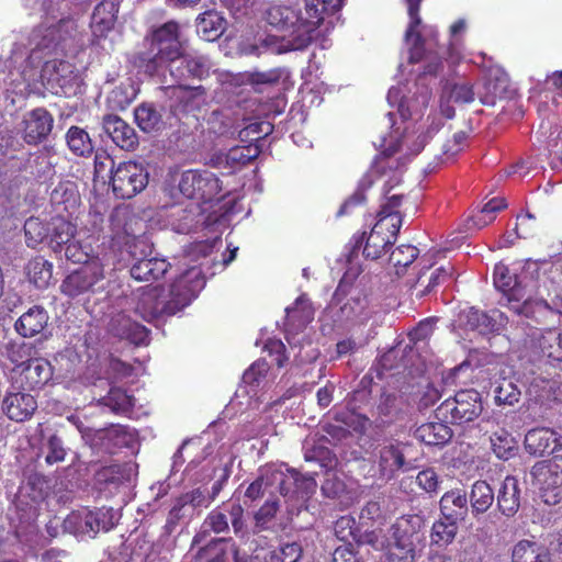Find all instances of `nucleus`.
Here are the masks:
<instances>
[{"label": "nucleus", "mask_w": 562, "mask_h": 562, "mask_svg": "<svg viewBox=\"0 0 562 562\" xmlns=\"http://www.w3.org/2000/svg\"><path fill=\"white\" fill-rule=\"evenodd\" d=\"M284 481L292 476L293 483L279 484V492L289 504L290 514L299 512L308 497L316 491L317 483L312 476L301 475L295 470H282Z\"/></svg>", "instance_id": "dca6fc26"}, {"label": "nucleus", "mask_w": 562, "mask_h": 562, "mask_svg": "<svg viewBox=\"0 0 562 562\" xmlns=\"http://www.w3.org/2000/svg\"><path fill=\"white\" fill-rule=\"evenodd\" d=\"M513 562H551L549 550L537 542L520 540L512 551Z\"/></svg>", "instance_id": "4c0bfd02"}, {"label": "nucleus", "mask_w": 562, "mask_h": 562, "mask_svg": "<svg viewBox=\"0 0 562 562\" xmlns=\"http://www.w3.org/2000/svg\"><path fill=\"white\" fill-rule=\"evenodd\" d=\"M66 140L69 149L77 156H86L93 150L89 134L78 126H71L68 130Z\"/></svg>", "instance_id": "de8ad7c7"}, {"label": "nucleus", "mask_w": 562, "mask_h": 562, "mask_svg": "<svg viewBox=\"0 0 562 562\" xmlns=\"http://www.w3.org/2000/svg\"><path fill=\"white\" fill-rule=\"evenodd\" d=\"M415 437L429 446H442L451 439L452 430L446 422H431L420 425L415 430Z\"/></svg>", "instance_id": "e433bc0d"}, {"label": "nucleus", "mask_w": 562, "mask_h": 562, "mask_svg": "<svg viewBox=\"0 0 562 562\" xmlns=\"http://www.w3.org/2000/svg\"><path fill=\"white\" fill-rule=\"evenodd\" d=\"M205 280L198 267H191L177 277L168 290L151 286L137 302L136 313L146 322H160L187 307L204 288Z\"/></svg>", "instance_id": "f03ea898"}, {"label": "nucleus", "mask_w": 562, "mask_h": 562, "mask_svg": "<svg viewBox=\"0 0 562 562\" xmlns=\"http://www.w3.org/2000/svg\"><path fill=\"white\" fill-rule=\"evenodd\" d=\"M148 183V173L135 161H122L112 168L110 184L114 194L120 199H131L143 191Z\"/></svg>", "instance_id": "9d476101"}, {"label": "nucleus", "mask_w": 562, "mask_h": 562, "mask_svg": "<svg viewBox=\"0 0 562 562\" xmlns=\"http://www.w3.org/2000/svg\"><path fill=\"white\" fill-rule=\"evenodd\" d=\"M279 510V502L276 499H267L265 504L255 513V532L268 530L271 527L277 513Z\"/></svg>", "instance_id": "864d4df0"}, {"label": "nucleus", "mask_w": 562, "mask_h": 562, "mask_svg": "<svg viewBox=\"0 0 562 562\" xmlns=\"http://www.w3.org/2000/svg\"><path fill=\"white\" fill-rule=\"evenodd\" d=\"M467 494L461 490L446 492L440 499V512L446 519L462 520L468 514Z\"/></svg>", "instance_id": "7c9ffc66"}, {"label": "nucleus", "mask_w": 562, "mask_h": 562, "mask_svg": "<svg viewBox=\"0 0 562 562\" xmlns=\"http://www.w3.org/2000/svg\"><path fill=\"white\" fill-rule=\"evenodd\" d=\"M530 475L532 484L540 490L546 504L559 503L562 495V457L537 462L532 467Z\"/></svg>", "instance_id": "1a4fd4ad"}, {"label": "nucleus", "mask_w": 562, "mask_h": 562, "mask_svg": "<svg viewBox=\"0 0 562 562\" xmlns=\"http://www.w3.org/2000/svg\"><path fill=\"white\" fill-rule=\"evenodd\" d=\"M453 268L451 266L440 267L436 269L428 278L427 282L425 274H420L414 285L417 296H424L431 292V290L452 276Z\"/></svg>", "instance_id": "8fccbe9b"}, {"label": "nucleus", "mask_w": 562, "mask_h": 562, "mask_svg": "<svg viewBox=\"0 0 562 562\" xmlns=\"http://www.w3.org/2000/svg\"><path fill=\"white\" fill-rule=\"evenodd\" d=\"M135 122L144 132H151L159 127L161 123L160 113L151 104H142L134 111Z\"/></svg>", "instance_id": "3c124183"}, {"label": "nucleus", "mask_w": 562, "mask_h": 562, "mask_svg": "<svg viewBox=\"0 0 562 562\" xmlns=\"http://www.w3.org/2000/svg\"><path fill=\"white\" fill-rule=\"evenodd\" d=\"M494 491L485 481H476L470 492L471 510L474 516L484 514L493 505Z\"/></svg>", "instance_id": "a19ab883"}, {"label": "nucleus", "mask_w": 562, "mask_h": 562, "mask_svg": "<svg viewBox=\"0 0 562 562\" xmlns=\"http://www.w3.org/2000/svg\"><path fill=\"white\" fill-rule=\"evenodd\" d=\"M425 524L418 515L402 516L384 531L367 530L360 542L383 551L392 562H414L425 548Z\"/></svg>", "instance_id": "7ed1b4c3"}, {"label": "nucleus", "mask_w": 562, "mask_h": 562, "mask_svg": "<svg viewBox=\"0 0 562 562\" xmlns=\"http://www.w3.org/2000/svg\"><path fill=\"white\" fill-rule=\"evenodd\" d=\"M45 461L47 464H55L65 460L66 450L63 441L56 435H52L44 446Z\"/></svg>", "instance_id": "680f3d73"}, {"label": "nucleus", "mask_w": 562, "mask_h": 562, "mask_svg": "<svg viewBox=\"0 0 562 562\" xmlns=\"http://www.w3.org/2000/svg\"><path fill=\"white\" fill-rule=\"evenodd\" d=\"M89 239L90 238L86 240L81 238L79 234L69 243L64 245L63 252L59 256H64L66 260L71 261L72 263L88 265L92 258H97V256H93V249Z\"/></svg>", "instance_id": "58836bf2"}, {"label": "nucleus", "mask_w": 562, "mask_h": 562, "mask_svg": "<svg viewBox=\"0 0 562 562\" xmlns=\"http://www.w3.org/2000/svg\"><path fill=\"white\" fill-rule=\"evenodd\" d=\"M134 474V465L132 464H111L101 468L95 473V481L100 485H120L131 481Z\"/></svg>", "instance_id": "ea45409f"}, {"label": "nucleus", "mask_w": 562, "mask_h": 562, "mask_svg": "<svg viewBox=\"0 0 562 562\" xmlns=\"http://www.w3.org/2000/svg\"><path fill=\"white\" fill-rule=\"evenodd\" d=\"M36 408L35 397L25 392H8L2 402L4 414L18 423L30 419Z\"/></svg>", "instance_id": "4be33fe9"}, {"label": "nucleus", "mask_w": 562, "mask_h": 562, "mask_svg": "<svg viewBox=\"0 0 562 562\" xmlns=\"http://www.w3.org/2000/svg\"><path fill=\"white\" fill-rule=\"evenodd\" d=\"M114 160L105 151L97 153L94 156V177L102 181L112 176V168L115 169Z\"/></svg>", "instance_id": "69168bd1"}, {"label": "nucleus", "mask_w": 562, "mask_h": 562, "mask_svg": "<svg viewBox=\"0 0 562 562\" xmlns=\"http://www.w3.org/2000/svg\"><path fill=\"white\" fill-rule=\"evenodd\" d=\"M538 347L543 357L552 361H562V330L548 329L538 339Z\"/></svg>", "instance_id": "37998d69"}, {"label": "nucleus", "mask_w": 562, "mask_h": 562, "mask_svg": "<svg viewBox=\"0 0 562 562\" xmlns=\"http://www.w3.org/2000/svg\"><path fill=\"white\" fill-rule=\"evenodd\" d=\"M76 226L63 217H54L50 221L49 245L53 251L61 255L63 247L76 236H78Z\"/></svg>", "instance_id": "c9c22d12"}, {"label": "nucleus", "mask_w": 562, "mask_h": 562, "mask_svg": "<svg viewBox=\"0 0 562 562\" xmlns=\"http://www.w3.org/2000/svg\"><path fill=\"white\" fill-rule=\"evenodd\" d=\"M266 19L268 23L281 31L290 32V38L279 37L277 35H267L260 38L258 43L241 44V53L245 55L260 56L261 54H281L288 50H296L292 47L296 37L301 33V22L303 12L286 5H272L268 9Z\"/></svg>", "instance_id": "20e7f679"}, {"label": "nucleus", "mask_w": 562, "mask_h": 562, "mask_svg": "<svg viewBox=\"0 0 562 562\" xmlns=\"http://www.w3.org/2000/svg\"><path fill=\"white\" fill-rule=\"evenodd\" d=\"M494 392L496 402L505 405H514L521 395L520 390L510 379L499 381Z\"/></svg>", "instance_id": "4d7b16f0"}, {"label": "nucleus", "mask_w": 562, "mask_h": 562, "mask_svg": "<svg viewBox=\"0 0 562 562\" xmlns=\"http://www.w3.org/2000/svg\"><path fill=\"white\" fill-rule=\"evenodd\" d=\"M77 34L78 23L72 16L63 18L56 23L44 22L32 32V50L53 49L59 44L75 38Z\"/></svg>", "instance_id": "9b49d317"}, {"label": "nucleus", "mask_w": 562, "mask_h": 562, "mask_svg": "<svg viewBox=\"0 0 562 562\" xmlns=\"http://www.w3.org/2000/svg\"><path fill=\"white\" fill-rule=\"evenodd\" d=\"M293 480L292 476H289V479L284 481L281 468H266L262 470L261 474L248 485L245 491V497L254 502L262 497L270 487L277 486L279 488V484L284 485L286 483H293Z\"/></svg>", "instance_id": "393cba45"}, {"label": "nucleus", "mask_w": 562, "mask_h": 562, "mask_svg": "<svg viewBox=\"0 0 562 562\" xmlns=\"http://www.w3.org/2000/svg\"><path fill=\"white\" fill-rule=\"evenodd\" d=\"M21 375L26 386L31 389L41 387L50 380L52 367L45 359L32 358L22 368Z\"/></svg>", "instance_id": "72a5a7b5"}, {"label": "nucleus", "mask_w": 562, "mask_h": 562, "mask_svg": "<svg viewBox=\"0 0 562 562\" xmlns=\"http://www.w3.org/2000/svg\"><path fill=\"white\" fill-rule=\"evenodd\" d=\"M418 256V249L412 245H401L390 256V262L397 269L406 268Z\"/></svg>", "instance_id": "052dcab7"}, {"label": "nucleus", "mask_w": 562, "mask_h": 562, "mask_svg": "<svg viewBox=\"0 0 562 562\" xmlns=\"http://www.w3.org/2000/svg\"><path fill=\"white\" fill-rule=\"evenodd\" d=\"M341 7V0H305L301 33L292 47L305 48L313 40L314 32L324 20L325 13L336 11Z\"/></svg>", "instance_id": "4468645a"}, {"label": "nucleus", "mask_w": 562, "mask_h": 562, "mask_svg": "<svg viewBox=\"0 0 562 562\" xmlns=\"http://www.w3.org/2000/svg\"><path fill=\"white\" fill-rule=\"evenodd\" d=\"M187 505H190L193 508L206 507L207 504H206L205 495L199 488L183 494L181 497L178 498L177 503L171 508L170 517L172 519H179L181 517V510Z\"/></svg>", "instance_id": "6e6d98bb"}, {"label": "nucleus", "mask_w": 562, "mask_h": 562, "mask_svg": "<svg viewBox=\"0 0 562 562\" xmlns=\"http://www.w3.org/2000/svg\"><path fill=\"white\" fill-rule=\"evenodd\" d=\"M119 5V0H102L95 5L90 21L92 43H98L101 38H104L113 29Z\"/></svg>", "instance_id": "a211bd4d"}, {"label": "nucleus", "mask_w": 562, "mask_h": 562, "mask_svg": "<svg viewBox=\"0 0 562 562\" xmlns=\"http://www.w3.org/2000/svg\"><path fill=\"white\" fill-rule=\"evenodd\" d=\"M226 20L215 11L209 10L196 19V33L207 42L217 40L225 31Z\"/></svg>", "instance_id": "2f4dec72"}, {"label": "nucleus", "mask_w": 562, "mask_h": 562, "mask_svg": "<svg viewBox=\"0 0 562 562\" xmlns=\"http://www.w3.org/2000/svg\"><path fill=\"white\" fill-rule=\"evenodd\" d=\"M100 403L114 413H125L134 405V400L121 389H111Z\"/></svg>", "instance_id": "5fc2aeb1"}, {"label": "nucleus", "mask_w": 562, "mask_h": 562, "mask_svg": "<svg viewBox=\"0 0 562 562\" xmlns=\"http://www.w3.org/2000/svg\"><path fill=\"white\" fill-rule=\"evenodd\" d=\"M302 549L300 544L292 542L285 543L279 550L271 552V560L273 562H297L301 558Z\"/></svg>", "instance_id": "0e129e2a"}, {"label": "nucleus", "mask_w": 562, "mask_h": 562, "mask_svg": "<svg viewBox=\"0 0 562 562\" xmlns=\"http://www.w3.org/2000/svg\"><path fill=\"white\" fill-rule=\"evenodd\" d=\"M178 29L176 22H168L155 31L153 45L156 53L146 64L149 75L165 76V65L181 53Z\"/></svg>", "instance_id": "6e6552de"}, {"label": "nucleus", "mask_w": 562, "mask_h": 562, "mask_svg": "<svg viewBox=\"0 0 562 562\" xmlns=\"http://www.w3.org/2000/svg\"><path fill=\"white\" fill-rule=\"evenodd\" d=\"M119 516L113 508L101 507L94 510L83 508L70 513L63 522L64 530L80 539H92L100 531L111 530Z\"/></svg>", "instance_id": "423d86ee"}, {"label": "nucleus", "mask_w": 562, "mask_h": 562, "mask_svg": "<svg viewBox=\"0 0 562 562\" xmlns=\"http://www.w3.org/2000/svg\"><path fill=\"white\" fill-rule=\"evenodd\" d=\"M496 316L499 317L501 319L503 318V314L498 311H494L493 315H488L474 307L469 308L462 314L464 325L469 329L475 330L481 335H487L490 333L498 330L499 323L496 319Z\"/></svg>", "instance_id": "c756f323"}, {"label": "nucleus", "mask_w": 562, "mask_h": 562, "mask_svg": "<svg viewBox=\"0 0 562 562\" xmlns=\"http://www.w3.org/2000/svg\"><path fill=\"white\" fill-rule=\"evenodd\" d=\"M507 206L503 198H494L483 206V215H488V218L473 217L472 223L476 228H483L495 220V213L504 210Z\"/></svg>", "instance_id": "e2e57ef3"}, {"label": "nucleus", "mask_w": 562, "mask_h": 562, "mask_svg": "<svg viewBox=\"0 0 562 562\" xmlns=\"http://www.w3.org/2000/svg\"><path fill=\"white\" fill-rule=\"evenodd\" d=\"M391 226L384 220H378L371 233L367 237L363 248V255L369 259H378L384 252L387 245L392 244V239L396 236L391 235Z\"/></svg>", "instance_id": "bb28decb"}, {"label": "nucleus", "mask_w": 562, "mask_h": 562, "mask_svg": "<svg viewBox=\"0 0 562 562\" xmlns=\"http://www.w3.org/2000/svg\"><path fill=\"white\" fill-rule=\"evenodd\" d=\"M48 314L41 306H33L23 313L15 322V330L25 338H32L41 334L48 324Z\"/></svg>", "instance_id": "a878e982"}, {"label": "nucleus", "mask_w": 562, "mask_h": 562, "mask_svg": "<svg viewBox=\"0 0 562 562\" xmlns=\"http://www.w3.org/2000/svg\"><path fill=\"white\" fill-rule=\"evenodd\" d=\"M260 154V149L256 145L236 146L227 153L214 155L212 161L215 166H225L232 169L245 166L256 159Z\"/></svg>", "instance_id": "cd10ccee"}, {"label": "nucleus", "mask_w": 562, "mask_h": 562, "mask_svg": "<svg viewBox=\"0 0 562 562\" xmlns=\"http://www.w3.org/2000/svg\"><path fill=\"white\" fill-rule=\"evenodd\" d=\"M402 194H393L389 196L387 201L382 205V209L379 213V220H384L386 223H389V226H391L392 236L397 235L402 224L400 213L396 211L402 202Z\"/></svg>", "instance_id": "09e8293b"}, {"label": "nucleus", "mask_w": 562, "mask_h": 562, "mask_svg": "<svg viewBox=\"0 0 562 562\" xmlns=\"http://www.w3.org/2000/svg\"><path fill=\"white\" fill-rule=\"evenodd\" d=\"M422 0H406L409 15V25L405 33V40L408 44H413L409 59L412 63H416L425 59L427 63L424 75H436L439 68L442 66L440 59L432 55L430 52L426 53L423 47L422 38L419 33L416 31L420 24V18L418 15Z\"/></svg>", "instance_id": "2eb2a0df"}, {"label": "nucleus", "mask_w": 562, "mask_h": 562, "mask_svg": "<svg viewBox=\"0 0 562 562\" xmlns=\"http://www.w3.org/2000/svg\"><path fill=\"white\" fill-rule=\"evenodd\" d=\"M376 462L381 477L392 479L404 464V454L400 445L382 446L378 451Z\"/></svg>", "instance_id": "c85d7f7f"}, {"label": "nucleus", "mask_w": 562, "mask_h": 562, "mask_svg": "<svg viewBox=\"0 0 562 562\" xmlns=\"http://www.w3.org/2000/svg\"><path fill=\"white\" fill-rule=\"evenodd\" d=\"M106 259L92 258L88 265L70 273L61 284V291L68 296H79L97 290L98 284L104 279V261Z\"/></svg>", "instance_id": "f8f14e48"}, {"label": "nucleus", "mask_w": 562, "mask_h": 562, "mask_svg": "<svg viewBox=\"0 0 562 562\" xmlns=\"http://www.w3.org/2000/svg\"><path fill=\"white\" fill-rule=\"evenodd\" d=\"M483 411L481 396L474 390H463L445 400L436 409V416L446 423H470Z\"/></svg>", "instance_id": "0eeeda50"}, {"label": "nucleus", "mask_w": 562, "mask_h": 562, "mask_svg": "<svg viewBox=\"0 0 562 562\" xmlns=\"http://www.w3.org/2000/svg\"><path fill=\"white\" fill-rule=\"evenodd\" d=\"M228 529L229 525L226 514L220 509H213L204 519L200 532L193 538V543L198 544L204 541L211 531L222 533L228 531Z\"/></svg>", "instance_id": "c03bdc74"}, {"label": "nucleus", "mask_w": 562, "mask_h": 562, "mask_svg": "<svg viewBox=\"0 0 562 562\" xmlns=\"http://www.w3.org/2000/svg\"><path fill=\"white\" fill-rule=\"evenodd\" d=\"M525 448L533 456L553 453L562 448V436L550 428H535L526 434Z\"/></svg>", "instance_id": "412c9836"}, {"label": "nucleus", "mask_w": 562, "mask_h": 562, "mask_svg": "<svg viewBox=\"0 0 562 562\" xmlns=\"http://www.w3.org/2000/svg\"><path fill=\"white\" fill-rule=\"evenodd\" d=\"M102 128L112 142L124 150H133L138 144L135 130L117 115H105Z\"/></svg>", "instance_id": "aec40b11"}, {"label": "nucleus", "mask_w": 562, "mask_h": 562, "mask_svg": "<svg viewBox=\"0 0 562 562\" xmlns=\"http://www.w3.org/2000/svg\"><path fill=\"white\" fill-rule=\"evenodd\" d=\"M494 285L518 314L528 315L532 302L562 314V271L559 269L551 270L542 284L535 288L526 273L517 276L507 266L498 263L494 269Z\"/></svg>", "instance_id": "f257e3e1"}, {"label": "nucleus", "mask_w": 562, "mask_h": 562, "mask_svg": "<svg viewBox=\"0 0 562 562\" xmlns=\"http://www.w3.org/2000/svg\"><path fill=\"white\" fill-rule=\"evenodd\" d=\"M508 77L501 68H491L486 78V89L492 98H502L506 92Z\"/></svg>", "instance_id": "13d9d810"}, {"label": "nucleus", "mask_w": 562, "mask_h": 562, "mask_svg": "<svg viewBox=\"0 0 562 562\" xmlns=\"http://www.w3.org/2000/svg\"><path fill=\"white\" fill-rule=\"evenodd\" d=\"M53 124L54 119L52 114L43 108L27 112L22 121L24 140L30 145L41 143L52 132Z\"/></svg>", "instance_id": "f3484780"}, {"label": "nucleus", "mask_w": 562, "mask_h": 562, "mask_svg": "<svg viewBox=\"0 0 562 562\" xmlns=\"http://www.w3.org/2000/svg\"><path fill=\"white\" fill-rule=\"evenodd\" d=\"M442 99L457 103H469L474 100V92L465 82L454 83L452 86H447L443 89Z\"/></svg>", "instance_id": "bf43d9fd"}, {"label": "nucleus", "mask_w": 562, "mask_h": 562, "mask_svg": "<svg viewBox=\"0 0 562 562\" xmlns=\"http://www.w3.org/2000/svg\"><path fill=\"white\" fill-rule=\"evenodd\" d=\"M109 330L122 339L139 346L149 341L148 330L145 326L133 322L126 314L120 313L112 316Z\"/></svg>", "instance_id": "5701e85b"}, {"label": "nucleus", "mask_w": 562, "mask_h": 562, "mask_svg": "<svg viewBox=\"0 0 562 562\" xmlns=\"http://www.w3.org/2000/svg\"><path fill=\"white\" fill-rule=\"evenodd\" d=\"M520 505V490L516 477L507 476L503 481L497 496V506L505 516H513Z\"/></svg>", "instance_id": "473e14b6"}, {"label": "nucleus", "mask_w": 562, "mask_h": 562, "mask_svg": "<svg viewBox=\"0 0 562 562\" xmlns=\"http://www.w3.org/2000/svg\"><path fill=\"white\" fill-rule=\"evenodd\" d=\"M33 347L23 340H10L3 346L2 356L18 368L24 367L31 360Z\"/></svg>", "instance_id": "49530a36"}, {"label": "nucleus", "mask_w": 562, "mask_h": 562, "mask_svg": "<svg viewBox=\"0 0 562 562\" xmlns=\"http://www.w3.org/2000/svg\"><path fill=\"white\" fill-rule=\"evenodd\" d=\"M458 532V521L452 519H440L432 525L430 532L431 544L446 547L450 544Z\"/></svg>", "instance_id": "a18cd8bd"}, {"label": "nucleus", "mask_w": 562, "mask_h": 562, "mask_svg": "<svg viewBox=\"0 0 562 562\" xmlns=\"http://www.w3.org/2000/svg\"><path fill=\"white\" fill-rule=\"evenodd\" d=\"M491 442L493 451L499 459L506 460L512 456L514 449L513 439L507 434L504 436L495 434L491 437Z\"/></svg>", "instance_id": "774afa93"}, {"label": "nucleus", "mask_w": 562, "mask_h": 562, "mask_svg": "<svg viewBox=\"0 0 562 562\" xmlns=\"http://www.w3.org/2000/svg\"><path fill=\"white\" fill-rule=\"evenodd\" d=\"M387 101L392 106H397L402 119L407 120L414 114H419L427 106L429 93L426 91L420 97L408 98L403 94L402 87H392L387 93Z\"/></svg>", "instance_id": "b1692460"}, {"label": "nucleus", "mask_w": 562, "mask_h": 562, "mask_svg": "<svg viewBox=\"0 0 562 562\" xmlns=\"http://www.w3.org/2000/svg\"><path fill=\"white\" fill-rule=\"evenodd\" d=\"M50 222L46 225L37 217H30L24 224L27 246L36 247L45 239H49Z\"/></svg>", "instance_id": "603ef678"}, {"label": "nucleus", "mask_w": 562, "mask_h": 562, "mask_svg": "<svg viewBox=\"0 0 562 562\" xmlns=\"http://www.w3.org/2000/svg\"><path fill=\"white\" fill-rule=\"evenodd\" d=\"M179 190L189 199L207 202L220 194L222 186L220 179L209 170H187L179 180Z\"/></svg>", "instance_id": "ddd939ff"}, {"label": "nucleus", "mask_w": 562, "mask_h": 562, "mask_svg": "<svg viewBox=\"0 0 562 562\" xmlns=\"http://www.w3.org/2000/svg\"><path fill=\"white\" fill-rule=\"evenodd\" d=\"M170 263L162 258H145L135 262L131 268V276L138 281H151L162 277Z\"/></svg>", "instance_id": "f704fd0d"}, {"label": "nucleus", "mask_w": 562, "mask_h": 562, "mask_svg": "<svg viewBox=\"0 0 562 562\" xmlns=\"http://www.w3.org/2000/svg\"><path fill=\"white\" fill-rule=\"evenodd\" d=\"M269 366L265 360L254 362L243 375V381L249 385H258L266 378Z\"/></svg>", "instance_id": "338daca9"}, {"label": "nucleus", "mask_w": 562, "mask_h": 562, "mask_svg": "<svg viewBox=\"0 0 562 562\" xmlns=\"http://www.w3.org/2000/svg\"><path fill=\"white\" fill-rule=\"evenodd\" d=\"M210 70V63L203 56L196 53H187L181 49L177 57L172 58L165 65L164 71H168L170 77L175 80L177 86L169 87L168 90L171 95L181 100H189L192 97L201 94V87H191L188 83L189 79H203L207 76ZM166 78V75L162 76Z\"/></svg>", "instance_id": "39448f33"}, {"label": "nucleus", "mask_w": 562, "mask_h": 562, "mask_svg": "<svg viewBox=\"0 0 562 562\" xmlns=\"http://www.w3.org/2000/svg\"><path fill=\"white\" fill-rule=\"evenodd\" d=\"M527 394L531 402H535L544 408L552 407L562 398L560 382L554 379H546L543 376H536L530 381Z\"/></svg>", "instance_id": "6ab92c4d"}, {"label": "nucleus", "mask_w": 562, "mask_h": 562, "mask_svg": "<svg viewBox=\"0 0 562 562\" xmlns=\"http://www.w3.org/2000/svg\"><path fill=\"white\" fill-rule=\"evenodd\" d=\"M26 276L36 288H47L53 278V265L43 257H35L26 266Z\"/></svg>", "instance_id": "79ce46f5"}]
</instances>
